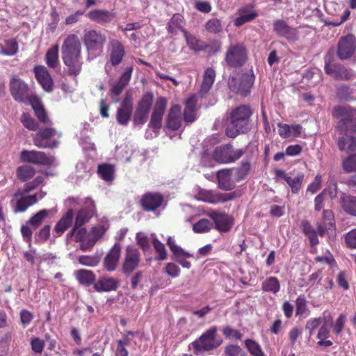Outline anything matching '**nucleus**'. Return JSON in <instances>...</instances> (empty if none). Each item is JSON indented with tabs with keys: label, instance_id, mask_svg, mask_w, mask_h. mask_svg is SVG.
Returning <instances> with one entry per match:
<instances>
[{
	"label": "nucleus",
	"instance_id": "obj_1",
	"mask_svg": "<svg viewBox=\"0 0 356 356\" xmlns=\"http://www.w3.org/2000/svg\"><path fill=\"white\" fill-rule=\"evenodd\" d=\"M81 43L75 34H70L65 39L61 47V56L70 76H78L82 70Z\"/></svg>",
	"mask_w": 356,
	"mask_h": 356
},
{
	"label": "nucleus",
	"instance_id": "obj_2",
	"mask_svg": "<svg viewBox=\"0 0 356 356\" xmlns=\"http://www.w3.org/2000/svg\"><path fill=\"white\" fill-rule=\"evenodd\" d=\"M252 109L249 105L241 104L234 108L229 113V124L225 129L227 137L234 138L239 134L248 133L251 128Z\"/></svg>",
	"mask_w": 356,
	"mask_h": 356
},
{
	"label": "nucleus",
	"instance_id": "obj_3",
	"mask_svg": "<svg viewBox=\"0 0 356 356\" xmlns=\"http://www.w3.org/2000/svg\"><path fill=\"white\" fill-rule=\"evenodd\" d=\"M333 115L340 120L336 129L341 133L356 134V108L350 106H335Z\"/></svg>",
	"mask_w": 356,
	"mask_h": 356
},
{
	"label": "nucleus",
	"instance_id": "obj_4",
	"mask_svg": "<svg viewBox=\"0 0 356 356\" xmlns=\"http://www.w3.org/2000/svg\"><path fill=\"white\" fill-rule=\"evenodd\" d=\"M254 81L255 76L251 69L242 74H238V76H229L228 86L233 92L246 97L250 95Z\"/></svg>",
	"mask_w": 356,
	"mask_h": 356
},
{
	"label": "nucleus",
	"instance_id": "obj_5",
	"mask_svg": "<svg viewBox=\"0 0 356 356\" xmlns=\"http://www.w3.org/2000/svg\"><path fill=\"white\" fill-rule=\"evenodd\" d=\"M9 90L14 100L20 103H29L36 95L32 94L29 85L17 75H13L9 83Z\"/></svg>",
	"mask_w": 356,
	"mask_h": 356
},
{
	"label": "nucleus",
	"instance_id": "obj_6",
	"mask_svg": "<svg viewBox=\"0 0 356 356\" xmlns=\"http://www.w3.org/2000/svg\"><path fill=\"white\" fill-rule=\"evenodd\" d=\"M225 60L230 67L238 68L243 66L248 60V50L243 43L230 44L227 49Z\"/></svg>",
	"mask_w": 356,
	"mask_h": 356
},
{
	"label": "nucleus",
	"instance_id": "obj_7",
	"mask_svg": "<svg viewBox=\"0 0 356 356\" xmlns=\"http://www.w3.org/2000/svg\"><path fill=\"white\" fill-rule=\"evenodd\" d=\"M217 328L213 326L204 332L197 340L193 341L191 345L195 350V353L199 352L209 351L218 347L222 341H217L216 336Z\"/></svg>",
	"mask_w": 356,
	"mask_h": 356
},
{
	"label": "nucleus",
	"instance_id": "obj_8",
	"mask_svg": "<svg viewBox=\"0 0 356 356\" xmlns=\"http://www.w3.org/2000/svg\"><path fill=\"white\" fill-rule=\"evenodd\" d=\"M245 153L243 149H234L231 143L218 147L213 153V159L220 163H233L239 159Z\"/></svg>",
	"mask_w": 356,
	"mask_h": 356
},
{
	"label": "nucleus",
	"instance_id": "obj_9",
	"mask_svg": "<svg viewBox=\"0 0 356 356\" xmlns=\"http://www.w3.org/2000/svg\"><path fill=\"white\" fill-rule=\"evenodd\" d=\"M154 95L152 92H147L142 96L138 103L133 117L135 125L144 124L148 119V115L152 106Z\"/></svg>",
	"mask_w": 356,
	"mask_h": 356
},
{
	"label": "nucleus",
	"instance_id": "obj_10",
	"mask_svg": "<svg viewBox=\"0 0 356 356\" xmlns=\"http://www.w3.org/2000/svg\"><path fill=\"white\" fill-rule=\"evenodd\" d=\"M56 136L58 138L61 136L54 128H42L35 134L33 138L34 145L39 148L54 149L58 146L57 140L53 139Z\"/></svg>",
	"mask_w": 356,
	"mask_h": 356
},
{
	"label": "nucleus",
	"instance_id": "obj_11",
	"mask_svg": "<svg viewBox=\"0 0 356 356\" xmlns=\"http://www.w3.org/2000/svg\"><path fill=\"white\" fill-rule=\"evenodd\" d=\"M82 41L88 52L102 51L106 42V37L101 31L86 30Z\"/></svg>",
	"mask_w": 356,
	"mask_h": 356
},
{
	"label": "nucleus",
	"instance_id": "obj_12",
	"mask_svg": "<svg viewBox=\"0 0 356 356\" xmlns=\"http://www.w3.org/2000/svg\"><path fill=\"white\" fill-rule=\"evenodd\" d=\"M274 172L277 179H282L286 181L293 193L297 194L299 193L305 179V175L302 172H299L294 175L293 171L287 174L282 169H275Z\"/></svg>",
	"mask_w": 356,
	"mask_h": 356
},
{
	"label": "nucleus",
	"instance_id": "obj_13",
	"mask_svg": "<svg viewBox=\"0 0 356 356\" xmlns=\"http://www.w3.org/2000/svg\"><path fill=\"white\" fill-rule=\"evenodd\" d=\"M140 261V254L139 250L132 245H128L125 249L122 264V273L126 275L131 274L138 267Z\"/></svg>",
	"mask_w": 356,
	"mask_h": 356
},
{
	"label": "nucleus",
	"instance_id": "obj_14",
	"mask_svg": "<svg viewBox=\"0 0 356 356\" xmlns=\"http://www.w3.org/2000/svg\"><path fill=\"white\" fill-rule=\"evenodd\" d=\"M20 159L25 163L45 166L51 165L54 162L53 156H49L44 152L37 150H22L20 153Z\"/></svg>",
	"mask_w": 356,
	"mask_h": 356
},
{
	"label": "nucleus",
	"instance_id": "obj_15",
	"mask_svg": "<svg viewBox=\"0 0 356 356\" xmlns=\"http://www.w3.org/2000/svg\"><path fill=\"white\" fill-rule=\"evenodd\" d=\"M29 193L25 192L24 190L19 188L13 195V197L17 200L14 207V212L24 213L30 207L35 204L38 201V195H29Z\"/></svg>",
	"mask_w": 356,
	"mask_h": 356
},
{
	"label": "nucleus",
	"instance_id": "obj_16",
	"mask_svg": "<svg viewBox=\"0 0 356 356\" xmlns=\"http://www.w3.org/2000/svg\"><path fill=\"white\" fill-rule=\"evenodd\" d=\"M167 106V99L164 97H159L154 104L153 111L151 115L149 127L154 131L159 130L162 126L163 116Z\"/></svg>",
	"mask_w": 356,
	"mask_h": 356
},
{
	"label": "nucleus",
	"instance_id": "obj_17",
	"mask_svg": "<svg viewBox=\"0 0 356 356\" xmlns=\"http://www.w3.org/2000/svg\"><path fill=\"white\" fill-rule=\"evenodd\" d=\"M324 70L327 74L337 80L349 81L355 76L351 69L346 68L341 63L332 64L330 62H325Z\"/></svg>",
	"mask_w": 356,
	"mask_h": 356
},
{
	"label": "nucleus",
	"instance_id": "obj_18",
	"mask_svg": "<svg viewBox=\"0 0 356 356\" xmlns=\"http://www.w3.org/2000/svg\"><path fill=\"white\" fill-rule=\"evenodd\" d=\"M273 31L280 37L284 38L289 42L299 39L298 31L290 26L284 19H277L273 22Z\"/></svg>",
	"mask_w": 356,
	"mask_h": 356
},
{
	"label": "nucleus",
	"instance_id": "obj_19",
	"mask_svg": "<svg viewBox=\"0 0 356 356\" xmlns=\"http://www.w3.org/2000/svg\"><path fill=\"white\" fill-rule=\"evenodd\" d=\"M164 202L163 195L159 192H147L144 193L140 200L139 204L145 211H154L159 209Z\"/></svg>",
	"mask_w": 356,
	"mask_h": 356
},
{
	"label": "nucleus",
	"instance_id": "obj_20",
	"mask_svg": "<svg viewBox=\"0 0 356 356\" xmlns=\"http://www.w3.org/2000/svg\"><path fill=\"white\" fill-rule=\"evenodd\" d=\"M356 49V38L353 34L341 37L338 42L337 56L341 60L353 56Z\"/></svg>",
	"mask_w": 356,
	"mask_h": 356
},
{
	"label": "nucleus",
	"instance_id": "obj_21",
	"mask_svg": "<svg viewBox=\"0 0 356 356\" xmlns=\"http://www.w3.org/2000/svg\"><path fill=\"white\" fill-rule=\"evenodd\" d=\"M241 195L242 193L240 190H236L229 193L208 191L202 193V200L206 202L216 204L231 201L241 197Z\"/></svg>",
	"mask_w": 356,
	"mask_h": 356
},
{
	"label": "nucleus",
	"instance_id": "obj_22",
	"mask_svg": "<svg viewBox=\"0 0 356 356\" xmlns=\"http://www.w3.org/2000/svg\"><path fill=\"white\" fill-rule=\"evenodd\" d=\"M167 245L174 256V259L183 268L189 269L191 267V264L190 261L186 260L185 258L192 257L193 254L186 252L179 246L172 236L168 238Z\"/></svg>",
	"mask_w": 356,
	"mask_h": 356
},
{
	"label": "nucleus",
	"instance_id": "obj_23",
	"mask_svg": "<svg viewBox=\"0 0 356 356\" xmlns=\"http://www.w3.org/2000/svg\"><path fill=\"white\" fill-rule=\"evenodd\" d=\"M133 111V99L131 94L127 92L116 114V120L118 124L127 125L131 118Z\"/></svg>",
	"mask_w": 356,
	"mask_h": 356
},
{
	"label": "nucleus",
	"instance_id": "obj_24",
	"mask_svg": "<svg viewBox=\"0 0 356 356\" xmlns=\"http://www.w3.org/2000/svg\"><path fill=\"white\" fill-rule=\"evenodd\" d=\"M207 215L213 221L215 228L219 232H229L234 224L233 218L225 212L211 211Z\"/></svg>",
	"mask_w": 356,
	"mask_h": 356
},
{
	"label": "nucleus",
	"instance_id": "obj_25",
	"mask_svg": "<svg viewBox=\"0 0 356 356\" xmlns=\"http://www.w3.org/2000/svg\"><path fill=\"white\" fill-rule=\"evenodd\" d=\"M35 77L42 89L47 92H51L54 90V80L49 74V70L44 65H35L33 68Z\"/></svg>",
	"mask_w": 356,
	"mask_h": 356
},
{
	"label": "nucleus",
	"instance_id": "obj_26",
	"mask_svg": "<svg viewBox=\"0 0 356 356\" xmlns=\"http://www.w3.org/2000/svg\"><path fill=\"white\" fill-rule=\"evenodd\" d=\"M119 280L107 275L100 276L93 285V289L99 293L116 291L119 286Z\"/></svg>",
	"mask_w": 356,
	"mask_h": 356
},
{
	"label": "nucleus",
	"instance_id": "obj_27",
	"mask_svg": "<svg viewBox=\"0 0 356 356\" xmlns=\"http://www.w3.org/2000/svg\"><path fill=\"white\" fill-rule=\"evenodd\" d=\"M87 17L99 24L111 23L115 17V13L105 9H94L89 11Z\"/></svg>",
	"mask_w": 356,
	"mask_h": 356
},
{
	"label": "nucleus",
	"instance_id": "obj_28",
	"mask_svg": "<svg viewBox=\"0 0 356 356\" xmlns=\"http://www.w3.org/2000/svg\"><path fill=\"white\" fill-rule=\"evenodd\" d=\"M121 254V245L115 243L104 259V266L109 272L114 271L118 266Z\"/></svg>",
	"mask_w": 356,
	"mask_h": 356
},
{
	"label": "nucleus",
	"instance_id": "obj_29",
	"mask_svg": "<svg viewBox=\"0 0 356 356\" xmlns=\"http://www.w3.org/2000/svg\"><path fill=\"white\" fill-rule=\"evenodd\" d=\"M181 106L178 104L172 105L166 118V127L172 131L178 130L181 126Z\"/></svg>",
	"mask_w": 356,
	"mask_h": 356
},
{
	"label": "nucleus",
	"instance_id": "obj_30",
	"mask_svg": "<svg viewBox=\"0 0 356 356\" xmlns=\"http://www.w3.org/2000/svg\"><path fill=\"white\" fill-rule=\"evenodd\" d=\"M74 216V213L73 209H68L65 214H64L56 222L53 231L54 237L57 238L60 236L67 229L71 227Z\"/></svg>",
	"mask_w": 356,
	"mask_h": 356
},
{
	"label": "nucleus",
	"instance_id": "obj_31",
	"mask_svg": "<svg viewBox=\"0 0 356 356\" xmlns=\"http://www.w3.org/2000/svg\"><path fill=\"white\" fill-rule=\"evenodd\" d=\"M323 222H317L316 228L318 229V236H324L325 232L329 229H335V219L333 211L330 209H325L323 211Z\"/></svg>",
	"mask_w": 356,
	"mask_h": 356
},
{
	"label": "nucleus",
	"instance_id": "obj_32",
	"mask_svg": "<svg viewBox=\"0 0 356 356\" xmlns=\"http://www.w3.org/2000/svg\"><path fill=\"white\" fill-rule=\"evenodd\" d=\"M218 187L224 191H231L236 186V181L232 179V170L224 169L217 172Z\"/></svg>",
	"mask_w": 356,
	"mask_h": 356
},
{
	"label": "nucleus",
	"instance_id": "obj_33",
	"mask_svg": "<svg viewBox=\"0 0 356 356\" xmlns=\"http://www.w3.org/2000/svg\"><path fill=\"white\" fill-rule=\"evenodd\" d=\"M216 78V72L213 68L208 67L204 70L203 80L199 91L201 97H205L211 89Z\"/></svg>",
	"mask_w": 356,
	"mask_h": 356
},
{
	"label": "nucleus",
	"instance_id": "obj_34",
	"mask_svg": "<svg viewBox=\"0 0 356 356\" xmlns=\"http://www.w3.org/2000/svg\"><path fill=\"white\" fill-rule=\"evenodd\" d=\"M125 54L123 44L118 40L111 42L110 62L113 66L118 65L122 60Z\"/></svg>",
	"mask_w": 356,
	"mask_h": 356
},
{
	"label": "nucleus",
	"instance_id": "obj_35",
	"mask_svg": "<svg viewBox=\"0 0 356 356\" xmlns=\"http://www.w3.org/2000/svg\"><path fill=\"white\" fill-rule=\"evenodd\" d=\"M133 71V67H129L122 74L118 81L111 88V92L114 96H119L128 85Z\"/></svg>",
	"mask_w": 356,
	"mask_h": 356
},
{
	"label": "nucleus",
	"instance_id": "obj_36",
	"mask_svg": "<svg viewBox=\"0 0 356 356\" xmlns=\"http://www.w3.org/2000/svg\"><path fill=\"white\" fill-rule=\"evenodd\" d=\"M29 104L31 106L34 111L35 115L40 122L44 124H51L44 107L38 96L32 97L31 102Z\"/></svg>",
	"mask_w": 356,
	"mask_h": 356
},
{
	"label": "nucleus",
	"instance_id": "obj_37",
	"mask_svg": "<svg viewBox=\"0 0 356 356\" xmlns=\"http://www.w3.org/2000/svg\"><path fill=\"white\" fill-rule=\"evenodd\" d=\"M239 16L234 20V24L238 27L249 22L257 17V13L251 7L245 6L238 10Z\"/></svg>",
	"mask_w": 356,
	"mask_h": 356
},
{
	"label": "nucleus",
	"instance_id": "obj_38",
	"mask_svg": "<svg viewBox=\"0 0 356 356\" xmlns=\"http://www.w3.org/2000/svg\"><path fill=\"white\" fill-rule=\"evenodd\" d=\"M184 18L182 15L179 13H175L169 20L167 24V31L169 33L176 35L179 31L184 33V31H186L184 28Z\"/></svg>",
	"mask_w": 356,
	"mask_h": 356
},
{
	"label": "nucleus",
	"instance_id": "obj_39",
	"mask_svg": "<svg viewBox=\"0 0 356 356\" xmlns=\"http://www.w3.org/2000/svg\"><path fill=\"white\" fill-rule=\"evenodd\" d=\"M340 204L346 213L356 217V196L343 193L340 197Z\"/></svg>",
	"mask_w": 356,
	"mask_h": 356
},
{
	"label": "nucleus",
	"instance_id": "obj_40",
	"mask_svg": "<svg viewBox=\"0 0 356 356\" xmlns=\"http://www.w3.org/2000/svg\"><path fill=\"white\" fill-rule=\"evenodd\" d=\"M74 275L79 283L85 286L94 285L96 280L95 274L90 270L79 269L74 273Z\"/></svg>",
	"mask_w": 356,
	"mask_h": 356
},
{
	"label": "nucleus",
	"instance_id": "obj_41",
	"mask_svg": "<svg viewBox=\"0 0 356 356\" xmlns=\"http://www.w3.org/2000/svg\"><path fill=\"white\" fill-rule=\"evenodd\" d=\"M336 95L341 102H352L356 99V89L349 85L341 84L337 88Z\"/></svg>",
	"mask_w": 356,
	"mask_h": 356
},
{
	"label": "nucleus",
	"instance_id": "obj_42",
	"mask_svg": "<svg viewBox=\"0 0 356 356\" xmlns=\"http://www.w3.org/2000/svg\"><path fill=\"white\" fill-rule=\"evenodd\" d=\"M302 232L308 237L312 247L319 243L318 229H314L307 220H302L300 223Z\"/></svg>",
	"mask_w": 356,
	"mask_h": 356
},
{
	"label": "nucleus",
	"instance_id": "obj_43",
	"mask_svg": "<svg viewBox=\"0 0 356 356\" xmlns=\"http://www.w3.org/2000/svg\"><path fill=\"white\" fill-rule=\"evenodd\" d=\"M184 36L190 49L195 51H200L207 49V45L187 31H184Z\"/></svg>",
	"mask_w": 356,
	"mask_h": 356
},
{
	"label": "nucleus",
	"instance_id": "obj_44",
	"mask_svg": "<svg viewBox=\"0 0 356 356\" xmlns=\"http://www.w3.org/2000/svg\"><path fill=\"white\" fill-rule=\"evenodd\" d=\"M59 46L58 44L49 49L45 54V62L50 68H56L59 64L58 60Z\"/></svg>",
	"mask_w": 356,
	"mask_h": 356
},
{
	"label": "nucleus",
	"instance_id": "obj_45",
	"mask_svg": "<svg viewBox=\"0 0 356 356\" xmlns=\"http://www.w3.org/2000/svg\"><path fill=\"white\" fill-rule=\"evenodd\" d=\"M51 212V209H41L29 218L27 221V224L30 225L33 228L36 229L42 224Z\"/></svg>",
	"mask_w": 356,
	"mask_h": 356
},
{
	"label": "nucleus",
	"instance_id": "obj_46",
	"mask_svg": "<svg viewBox=\"0 0 356 356\" xmlns=\"http://www.w3.org/2000/svg\"><path fill=\"white\" fill-rule=\"evenodd\" d=\"M261 289L263 291L276 294L280 290V282L276 277H269L262 282Z\"/></svg>",
	"mask_w": 356,
	"mask_h": 356
},
{
	"label": "nucleus",
	"instance_id": "obj_47",
	"mask_svg": "<svg viewBox=\"0 0 356 356\" xmlns=\"http://www.w3.org/2000/svg\"><path fill=\"white\" fill-rule=\"evenodd\" d=\"M196 103L193 98H189L186 102L184 110V119L186 122H193L195 120Z\"/></svg>",
	"mask_w": 356,
	"mask_h": 356
},
{
	"label": "nucleus",
	"instance_id": "obj_48",
	"mask_svg": "<svg viewBox=\"0 0 356 356\" xmlns=\"http://www.w3.org/2000/svg\"><path fill=\"white\" fill-rule=\"evenodd\" d=\"M16 174L19 180L26 181L33 177L35 174V170L31 165H24L17 168Z\"/></svg>",
	"mask_w": 356,
	"mask_h": 356
},
{
	"label": "nucleus",
	"instance_id": "obj_49",
	"mask_svg": "<svg viewBox=\"0 0 356 356\" xmlns=\"http://www.w3.org/2000/svg\"><path fill=\"white\" fill-rule=\"evenodd\" d=\"M114 167L111 164L103 163L98 165L97 172L102 179L110 181L114 178Z\"/></svg>",
	"mask_w": 356,
	"mask_h": 356
},
{
	"label": "nucleus",
	"instance_id": "obj_50",
	"mask_svg": "<svg viewBox=\"0 0 356 356\" xmlns=\"http://www.w3.org/2000/svg\"><path fill=\"white\" fill-rule=\"evenodd\" d=\"M152 245L156 252V261H164L168 258V253L165 245L158 238H153L152 241Z\"/></svg>",
	"mask_w": 356,
	"mask_h": 356
},
{
	"label": "nucleus",
	"instance_id": "obj_51",
	"mask_svg": "<svg viewBox=\"0 0 356 356\" xmlns=\"http://www.w3.org/2000/svg\"><path fill=\"white\" fill-rule=\"evenodd\" d=\"M6 47L0 48V54L4 56H14L19 51V44L15 39H9L5 42Z\"/></svg>",
	"mask_w": 356,
	"mask_h": 356
},
{
	"label": "nucleus",
	"instance_id": "obj_52",
	"mask_svg": "<svg viewBox=\"0 0 356 356\" xmlns=\"http://www.w3.org/2000/svg\"><path fill=\"white\" fill-rule=\"evenodd\" d=\"M341 166L346 173L356 172V153L351 154L343 159Z\"/></svg>",
	"mask_w": 356,
	"mask_h": 356
},
{
	"label": "nucleus",
	"instance_id": "obj_53",
	"mask_svg": "<svg viewBox=\"0 0 356 356\" xmlns=\"http://www.w3.org/2000/svg\"><path fill=\"white\" fill-rule=\"evenodd\" d=\"M251 170L250 163L248 161H243L241 165L236 169V182H240L243 180L250 173Z\"/></svg>",
	"mask_w": 356,
	"mask_h": 356
},
{
	"label": "nucleus",
	"instance_id": "obj_54",
	"mask_svg": "<svg viewBox=\"0 0 356 356\" xmlns=\"http://www.w3.org/2000/svg\"><path fill=\"white\" fill-rule=\"evenodd\" d=\"M245 346L252 356H265L261 346L256 341L248 339L245 341Z\"/></svg>",
	"mask_w": 356,
	"mask_h": 356
},
{
	"label": "nucleus",
	"instance_id": "obj_55",
	"mask_svg": "<svg viewBox=\"0 0 356 356\" xmlns=\"http://www.w3.org/2000/svg\"><path fill=\"white\" fill-rule=\"evenodd\" d=\"M100 257L99 255H81L78 257V262L81 265L95 267L100 262Z\"/></svg>",
	"mask_w": 356,
	"mask_h": 356
},
{
	"label": "nucleus",
	"instance_id": "obj_56",
	"mask_svg": "<svg viewBox=\"0 0 356 356\" xmlns=\"http://www.w3.org/2000/svg\"><path fill=\"white\" fill-rule=\"evenodd\" d=\"M204 26L206 31L211 33L218 34L222 31V22L217 18L209 19Z\"/></svg>",
	"mask_w": 356,
	"mask_h": 356
},
{
	"label": "nucleus",
	"instance_id": "obj_57",
	"mask_svg": "<svg viewBox=\"0 0 356 356\" xmlns=\"http://www.w3.org/2000/svg\"><path fill=\"white\" fill-rule=\"evenodd\" d=\"M23 126L30 131H36L38 129V124L34 118L28 113H23L20 118Z\"/></svg>",
	"mask_w": 356,
	"mask_h": 356
},
{
	"label": "nucleus",
	"instance_id": "obj_58",
	"mask_svg": "<svg viewBox=\"0 0 356 356\" xmlns=\"http://www.w3.org/2000/svg\"><path fill=\"white\" fill-rule=\"evenodd\" d=\"M213 223L208 219H201L193 226V230L195 233H204L211 229Z\"/></svg>",
	"mask_w": 356,
	"mask_h": 356
},
{
	"label": "nucleus",
	"instance_id": "obj_59",
	"mask_svg": "<svg viewBox=\"0 0 356 356\" xmlns=\"http://www.w3.org/2000/svg\"><path fill=\"white\" fill-rule=\"evenodd\" d=\"M51 235V226L44 225L35 235V243H42L46 242Z\"/></svg>",
	"mask_w": 356,
	"mask_h": 356
},
{
	"label": "nucleus",
	"instance_id": "obj_60",
	"mask_svg": "<svg viewBox=\"0 0 356 356\" xmlns=\"http://www.w3.org/2000/svg\"><path fill=\"white\" fill-rule=\"evenodd\" d=\"M90 218L91 214L87 209H81L76 214L74 225L83 226L89 221Z\"/></svg>",
	"mask_w": 356,
	"mask_h": 356
},
{
	"label": "nucleus",
	"instance_id": "obj_61",
	"mask_svg": "<svg viewBox=\"0 0 356 356\" xmlns=\"http://www.w3.org/2000/svg\"><path fill=\"white\" fill-rule=\"evenodd\" d=\"M308 309L307 301L302 296H298L296 300V316H303L307 314Z\"/></svg>",
	"mask_w": 356,
	"mask_h": 356
},
{
	"label": "nucleus",
	"instance_id": "obj_62",
	"mask_svg": "<svg viewBox=\"0 0 356 356\" xmlns=\"http://www.w3.org/2000/svg\"><path fill=\"white\" fill-rule=\"evenodd\" d=\"M346 321V316L344 314H340L333 323V332L336 335H339L342 332Z\"/></svg>",
	"mask_w": 356,
	"mask_h": 356
},
{
	"label": "nucleus",
	"instance_id": "obj_63",
	"mask_svg": "<svg viewBox=\"0 0 356 356\" xmlns=\"http://www.w3.org/2000/svg\"><path fill=\"white\" fill-rule=\"evenodd\" d=\"M344 241L349 248L356 249V228L351 229L345 234Z\"/></svg>",
	"mask_w": 356,
	"mask_h": 356
},
{
	"label": "nucleus",
	"instance_id": "obj_64",
	"mask_svg": "<svg viewBox=\"0 0 356 356\" xmlns=\"http://www.w3.org/2000/svg\"><path fill=\"white\" fill-rule=\"evenodd\" d=\"M44 181V177L42 176H37L33 181L27 182L21 188L24 190L25 192L30 193L35 190L38 186L42 184Z\"/></svg>",
	"mask_w": 356,
	"mask_h": 356
}]
</instances>
